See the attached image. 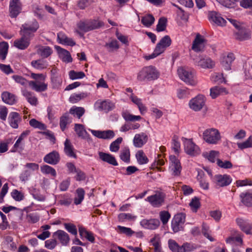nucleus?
<instances>
[{
    "mask_svg": "<svg viewBox=\"0 0 252 252\" xmlns=\"http://www.w3.org/2000/svg\"><path fill=\"white\" fill-rule=\"evenodd\" d=\"M164 200V195L162 192H157L155 194L148 196L146 200L155 207H158L162 205Z\"/></svg>",
    "mask_w": 252,
    "mask_h": 252,
    "instance_id": "obj_13",
    "label": "nucleus"
},
{
    "mask_svg": "<svg viewBox=\"0 0 252 252\" xmlns=\"http://www.w3.org/2000/svg\"><path fill=\"white\" fill-rule=\"evenodd\" d=\"M90 131L93 135L100 139H110L115 136L114 132L112 130L101 131L90 129Z\"/></svg>",
    "mask_w": 252,
    "mask_h": 252,
    "instance_id": "obj_17",
    "label": "nucleus"
},
{
    "mask_svg": "<svg viewBox=\"0 0 252 252\" xmlns=\"http://www.w3.org/2000/svg\"><path fill=\"white\" fill-rule=\"evenodd\" d=\"M185 221V214L180 213L175 215L171 222V228L174 232L176 233L183 230Z\"/></svg>",
    "mask_w": 252,
    "mask_h": 252,
    "instance_id": "obj_7",
    "label": "nucleus"
},
{
    "mask_svg": "<svg viewBox=\"0 0 252 252\" xmlns=\"http://www.w3.org/2000/svg\"><path fill=\"white\" fill-rule=\"evenodd\" d=\"M74 130L78 137L83 139L87 138L88 136V134L85 130L84 126L81 124H76L74 126Z\"/></svg>",
    "mask_w": 252,
    "mask_h": 252,
    "instance_id": "obj_37",
    "label": "nucleus"
},
{
    "mask_svg": "<svg viewBox=\"0 0 252 252\" xmlns=\"http://www.w3.org/2000/svg\"><path fill=\"white\" fill-rule=\"evenodd\" d=\"M57 50L59 53L60 58L64 62L70 63L72 61L70 53L60 47L57 48Z\"/></svg>",
    "mask_w": 252,
    "mask_h": 252,
    "instance_id": "obj_30",
    "label": "nucleus"
},
{
    "mask_svg": "<svg viewBox=\"0 0 252 252\" xmlns=\"http://www.w3.org/2000/svg\"><path fill=\"white\" fill-rule=\"evenodd\" d=\"M69 78L71 80H76L83 78L85 76L83 71L76 72L74 70H71L69 72Z\"/></svg>",
    "mask_w": 252,
    "mask_h": 252,
    "instance_id": "obj_54",
    "label": "nucleus"
},
{
    "mask_svg": "<svg viewBox=\"0 0 252 252\" xmlns=\"http://www.w3.org/2000/svg\"><path fill=\"white\" fill-rule=\"evenodd\" d=\"M40 170L43 174L50 175L54 177H56L57 175L55 169L49 165H44L41 166L40 167Z\"/></svg>",
    "mask_w": 252,
    "mask_h": 252,
    "instance_id": "obj_43",
    "label": "nucleus"
},
{
    "mask_svg": "<svg viewBox=\"0 0 252 252\" xmlns=\"http://www.w3.org/2000/svg\"><path fill=\"white\" fill-rule=\"evenodd\" d=\"M202 136L203 140L210 144H217L221 139L220 132L215 128L205 130Z\"/></svg>",
    "mask_w": 252,
    "mask_h": 252,
    "instance_id": "obj_3",
    "label": "nucleus"
},
{
    "mask_svg": "<svg viewBox=\"0 0 252 252\" xmlns=\"http://www.w3.org/2000/svg\"><path fill=\"white\" fill-rule=\"evenodd\" d=\"M177 71L180 78L186 83L191 86L196 85L197 81L194 71L183 67H179Z\"/></svg>",
    "mask_w": 252,
    "mask_h": 252,
    "instance_id": "obj_2",
    "label": "nucleus"
},
{
    "mask_svg": "<svg viewBox=\"0 0 252 252\" xmlns=\"http://www.w3.org/2000/svg\"><path fill=\"white\" fill-rule=\"evenodd\" d=\"M169 169L174 176H179L182 170V166L179 159L175 156L171 155L169 157Z\"/></svg>",
    "mask_w": 252,
    "mask_h": 252,
    "instance_id": "obj_11",
    "label": "nucleus"
},
{
    "mask_svg": "<svg viewBox=\"0 0 252 252\" xmlns=\"http://www.w3.org/2000/svg\"><path fill=\"white\" fill-rule=\"evenodd\" d=\"M72 122V118L69 114L65 113L60 118V126L62 131H64L66 126Z\"/></svg>",
    "mask_w": 252,
    "mask_h": 252,
    "instance_id": "obj_39",
    "label": "nucleus"
},
{
    "mask_svg": "<svg viewBox=\"0 0 252 252\" xmlns=\"http://www.w3.org/2000/svg\"><path fill=\"white\" fill-rule=\"evenodd\" d=\"M103 26V22L99 19L80 21L78 24V28L85 32L99 28Z\"/></svg>",
    "mask_w": 252,
    "mask_h": 252,
    "instance_id": "obj_4",
    "label": "nucleus"
},
{
    "mask_svg": "<svg viewBox=\"0 0 252 252\" xmlns=\"http://www.w3.org/2000/svg\"><path fill=\"white\" fill-rule=\"evenodd\" d=\"M29 124L31 126L40 130H44L46 128V126L44 124L37 121L35 119H31L29 122Z\"/></svg>",
    "mask_w": 252,
    "mask_h": 252,
    "instance_id": "obj_56",
    "label": "nucleus"
},
{
    "mask_svg": "<svg viewBox=\"0 0 252 252\" xmlns=\"http://www.w3.org/2000/svg\"><path fill=\"white\" fill-rule=\"evenodd\" d=\"M235 57L233 53H228L226 56L223 58L221 64L225 69L229 70L231 68V64L234 60Z\"/></svg>",
    "mask_w": 252,
    "mask_h": 252,
    "instance_id": "obj_31",
    "label": "nucleus"
},
{
    "mask_svg": "<svg viewBox=\"0 0 252 252\" xmlns=\"http://www.w3.org/2000/svg\"><path fill=\"white\" fill-rule=\"evenodd\" d=\"M208 16L209 19L211 22H213L219 26H223L225 25V20L221 17L219 13L215 11L210 12Z\"/></svg>",
    "mask_w": 252,
    "mask_h": 252,
    "instance_id": "obj_25",
    "label": "nucleus"
},
{
    "mask_svg": "<svg viewBox=\"0 0 252 252\" xmlns=\"http://www.w3.org/2000/svg\"><path fill=\"white\" fill-rule=\"evenodd\" d=\"M140 224L145 228L149 229H156L160 224V222L158 219L142 220L140 222Z\"/></svg>",
    "mask_w": 252,
    "mask_h": 252,
    "instance_id": "obj_21",
    "label": "nucleus"
},
{
    "mask_svg": "<svg viewBox=\"0 0 252 252\" xmlns=\"http://www.w3.org/2000/svg\"><path fill=\"white\" fill-rule=\"evenodd\" d=\"M155 18L152 15H147L141 19L142 23L146 27H150L154 22Z\"/></svg>",
    "mask_w": 252,
    "mask_h": 252,
    "instance_id": "obj_55",
    "label": "nucleus"
},
{
    "mask_svg": "<svg viewBox=\"0 0 252 252\" xmlns=\"http://www.w3.org/2000/svg\"><path fill=\"white\" fill-rule=\"evenodd\" d=\"M227 93L224 88L215 86L210 89V96L212 98H215L220 95L225 94Z\"/></svg>",
    "mask_w": 252,
    "mask_h": 252,
    "instance_id": "obj_33",
    "label": "nucleus"
},
{
    "mask_svg": "<svg viewBox=\"0 0 252 252\" xmlns=\"http://www.w3.org/2000/svg\"><path fill=\"white\" fill-rule=\"evenodd\" d=\"M21 10L22 4L20 0H10L9 10L11 17H16L21 12Z\"/></svg>",
    "mask_w": 252,
    "mask_h": 252,
    "instance_id": "obj_14",
    "label": "nucleus"
},
{
    "mask_svg": "<svg viewBox=\"0 0 252 252\" xmlns=\"http://www.w3.org/2000/svg\"><path fill=\"white\" fill-rule=\"evenodd\" d=\"M69 113L74 117L80 119L81 117L85 114V109L82 107L73 106L69 109Z\"/></svg>",
    "mask_w": 252,
    "mask_h": 252,
    "instance_id": "obj_35",
    "label": "nucleus"
},
{
    "mask_svg": "<svg viewBox=\"0 0 252 252\" xmlns=\"http://www.w3.org/2000/svg\"><path fill=\"white\" fill-rule=\"evenodd\" d=\"M2 101L5 103L12 105L16 102L15 96L8 92H3L1 94Z\"/></svg>",
    "mask_w": 252,
    "mask_h": 252,
    "instance_id": "obj_36",
    "label": "nucleus"
},
{
    "mask_svg": "<svg viewBox=\"0 0 252 252\" xmlns=\"http://www.w3.org/2000/svg\"><path fill=\"white\" fill-rule=\"evenodd\" d=\"M197 249L196 246L194 244L186 243L180 248V252H190Z\"/></svg>",
    "mask_w": 252,
    "mask_h": 252,
    "instance_id": "obj_52",
    "label": "nucleus"
},
{
    "mask_svg": "<svg viewBox=\"0 0 252 252\" xmlns=\"http://www.w3.org/2000/svg\"><path fill=\"white\" fill-rule=\"evenodd\" d=\"M136 218V216L129 213H121L118 216L119 220L121 221L134 220Z\"/></svg>",
    "mask_w": 252,
    "mask_h": 252,
    "instance_id": "obj_50",
    "label": "nucleus"
},
{
    "mask_svg": "<svg viewBox=\"0 0 252 252\" xmlns=\"http://www.w3.org/2000/svg\"><path fill=\"white\" fill-rule=\"evenodd\" d=\"M184 145L185 151L188 155L195 156L200 153L199 148L191 139L185 138Z\"/></svg>",
    "mask_w": 252,
    "mask_h": 252,
    "instance_id": "obj_9",
    "label": "nucleus"
},
{
    "mask_svg": "<svg viewBox=\"0 0 252 252\" xmlns=\"http://www.w3.org/2000/svg\"><path fill=\"white\" fill-rule=\"evenodd\" d=\"M12 78L18 84H20L24 87L29 86L30 81L27 80L23 76L18 75H14L12 76Z\"/></svg>",
    "mask_w": 252,
    "mask_h": 252,
    "instance_id": "obj_47",
    "label": "nucleus"
},
{
    "mask_svg": "<svg viewBox=\"0 0 252 252\" xmlns=\"http://www.w3.org/2000/svg\"><path fill=\"white\" fill-rule=\"evenodd\" d=\"M21 35L22 36L20 38L14 41V45L19 49L24 50L29 47L31 38L23 34H21Z\"/></svg>",
    "mask_w": 252,
    "mask_h": 252,
    "instance_id": "obj_15",
    "label": "nucleus"
},
{
    "mask_svg": "<svg viewBox=\"0 0 252 252\" xmlns=\"http://www.w3.org/2000/svg\"><path fill=\"white\" fill-rule=\"evenodd\" d=\"M158 43L166 49L171 45V40L168 35H165L161 39Z\"/></svg>",
    "mask_w": 252,
    "mask_h": 252,
    "instance_id": "obj_64",
    "label": "nucleus"
},
{
    "mask_svg": "<svg viewBox=\"0 0 252 252\" xmlns=\"http://www.w3.org/2000/svg\"><path fill=\"white\" fill-rule=\"evenodd\" d=\"M51 82L53 88H59L62 83V78L61 76L57 74H54L52 75Z\"/></svg>",
    "mask_w": 252,
    "mask_h": 252,
    "instance_id": "obj_46",
    "label": "nucleus"
},
{
    "mask_svg": "<svg viewBox=\"0 0 252 252\" xmlns=\"http://www.w3.org/2000/svg\"><path fill=\"white\" fill-rule=\"evenodd\" d=\"M204 175L202 171H198L197 180L199 182L200 187L203 189L207 190L209 189L208 182L203 177Z\"/></svg>",
    "mask_w": 252,
    "mask_h": 252,
    "instance_id": "obj_42",
    "label": "nucleus"
},
{
    "mask_svg": "<svg viewBox=\"0 0 252 252\" xmlns=\"http://www.w3.org/2000/svg\"><path fill=\"white\" fill-rule=\"evenodd\" d=\"M32 66L38 70H42L46 68L48 65V63L43 59L33 60L31 62Z\"/></svg>",
    "mask_w": 252,
    "mask_h": 252,
    "instance_id": "obj_32",
    "label": "nucleus"
},
{
    "mask_svg": "<svg viewBox=\"0 0 252 252\" xmlns=\"http://www.w3.org/2000/svg\"><path fill=\"white\" fill-rule=\"evenodd\" d=\"M21 118L17 112H12L9 114L8 121L9 125L13 128H17L21 122Z\"/></svg>",
    "mask_w": 252,
    "mask_h": 252,
    "instance_id": "obj_20",
    "label": "nucleus"
},
{
    "mask_svg": "<svg viewBox=\"0 0 252 252\" xmlns=\"http://www.w3.org/2000/svg\"><path fill=\"white\" fill-rule=\"evenodd\" d=\"M218 165L222 168L229 169L232 167V164L228 160H222L220 159H217V162Z\"/></svg>",
    "mask_w": 252,
    "mask_h": 252,
    "instance_id": "obj_63",
    "label": "nucleus"
},
{
    "mask_svg": "<svg viewBox=\"0 0 252 252\" xmlns=\"http://www.w3.org/2000/svg\"><path fill=\"white\" fill-rule=\"evenodd\" d=\"M219 153L216 151H211L210 152H205L203 154V156L212 162H214L218 159Z\"/></svg>",
    "mask_w": 252,
    "mask_h": 252,
    "instance_id": "obj_45",
    "label": "nucleus"
},
{
    "mask_svg": "<svg viewBox=\"0 0 252 252\" xmlns=\"http://www.w3.org/2000/svg\"><path fill=\"white\" fill-rule=\"evenodd\" d=\"M242 202L246 206H252V190L242 192L240 195Z\"/></svg>",
    "mask_w": 252,
    "mask_h": 252,
    "instance_id": "obj_34",
    "label": "nucleus"
},
{
    "mask_svg": "<svg viewBox=\"0 0 252 252\" xmlns=\"http://www.w3.org/2000/svg\"><path fill=\"white\" fill-rule=\"evenodd\" d=\"M194 63L203 68H212L215 66V62L209 58L198 56L193 58Z\"/></svg>",
    "mask_w": 252,
    "mask_h": 252,
    "instance_id": "obj_12",
    "label": "nucleus"
},
{
    "mask_svg": "<svg viewBox=\"0 0 252 252\" xmlns=\"http://www.w3.org/2000/svg\"><path fill=\"white\" fill-rule=\"evenodd\" d=\"M105 47L109 52H113L115 50H117L119 48L118 42L115 39L111 40L109 43H106L105 45Z\"/></svg>",
    "mask_w": 252,
    "mask_h": 252,
    "instance_id": "obj_53",
    "label": "nucleus"
},
{
    "mask_svg": "<svg viewBox=\"0 0 252 252\" xmlns=\"http://www.w3.org/2000/svg\"><path fill=\"white\" fill-rule=\"evenodd\" d=\"M12 197L17 201H20L24 198V194L17 189H14L11 192Z\"/></svg>",
    "mask_w": 252,
    "mask_h": 252,
    "instance_id": "obj_59",
    "label": "nucleus"
},
{
    "mask_svg": "<svg viewBox=\"0 0 252 252\" xmlns=\"http://www.w3.org/2000/svg\"><path fill=\"white\" fill-rule=\"evenodd\" d=\"M123 118L126 121L135 122L140 120L142 118L140 116L133 115L127 111H123L122 113Z\"/></svg>",
    "mask_w": 252,
    "mask_h": 252,
    "instance_id": "obj_40",
    "label": "nucleus"
},
{
    "mask_svg": "<svg viewBox=\"0 0 252 252\" xmlns=\"http://www.w3.org/2000/svg\"><path fill=\"white\" fill-rule=\"evenodd\" d=\"M159 76L158 70L153 66L143 68L138 73L137 78L139 81H152L157 79Z\"/></svg>",
    "mask_w": 252,
    "mask_h": 252,
    "instance_id": "obj_1",
    "label": "nucleus"
},
{
    "mask_svg": "<svg viewBox=\"0 0 252 252\" xmlns=\"http://www.w3.org/2000/svg\"><path fill=\"white\" fill-rule=\"evenodd\" d=\"M94 107H96L99 110L108 113L115 109V104L109 99L98 100L95 102Z\"/></svg>",
    "mask_w": 252,
    "mask_h": 252,
    "instance_id": "obj_10",
    "label": "nucleus"
},
{
    "mask_svg": "<svg viewBox=\"0 0 252 252\" xmlns=\"http://www.w3.org/2000/svg\"><path fill=\"white\" fill-rule=\"evenodd\" d=\"M89 94L87 92H82L79 94H73L69 97V101L72 103H75L80 100L87 97Z\"/></svg>",
    "mask_w": 252,
    "mask_h": 252,
    "instance_id": "obj_38",
    "label": "nucleus"
},
{
    "mask_svg": "<svg viewBox=\"0 0 252 252\" xmlns=\"http://www.w3.org/2000/svg\"><path fill=\"white\" fill-rule=\"evenodd\" d=\"M205 44V40L200 34H197L193 41L192 49L196 52H201L204 50Z\"/></svg>",
    "mask_w": 252,
    "mask_h": 252,
    "instance_id": "obj_18",
    "label": "nucleus"
},
{
    "mask_svg": "<svg viewBox=\"0 0 252 252\" xmlns=\"http://www.w3.org/2000/svg\"><path fill=\"white\" fill-rule=\"evenodd\" d=\"M212 182L219 188L229 185L232 182V178L227 174H218L213 177Z\"/></svg>",
    "mask_w": 252,
    "mask_h": 252,
    "instance_id": "obj_8",
    "label": "nucleus"
},
{
    "mask_svg": "<svg viewBox=\"0 0 252 252\" xmlns=\"http://www.w3.org/2000/svg\"><path fill=\"white\" fill-rule=\"evenodd\" d=\"M21 93L28 102L31 105L36 106L38 104V99L33 93L28 91L26 88L22 89Z\"/></svg>",
    "mask_w": 252,
    "mask_h": 252,
    "instance_id": "obj_26",
    "label": "nucleus"
},
{
    "mask_svg": "<svg viewBox=\"0 0 252 252\" xmlns=\"http://www.w3.org/2000/svg\"><path fill=\"white\" fill-rule=\"evenodd\" d=\"M64 152L68 157L75 158H77L75 153V149L70 140L66 139L64 143Z\"/></svg>",
    "mask_w": 252,
    "mask_h": 252,
    "instance_id": "obj_28",
    "label": "nucleus"
},
{
    "mask_svg": "<svg viewBox=\"0 0 252 252\" xmlns=\"http://www.w3.org/2000/svg\"><path fill=\"white\" fill-rule=\"evenodd\" d=\"M85 191L82 188H78L76 190V195L74 199L75 205L81 203L84 198Z\"/></svg>",
    "mask_w": 252,
    "mask_h": 252,
    "instance_id": "obj_41",
    "label": "nucleus"
},
{
    "mask_svg": "<svg viewBox=\"0 0 252 252\" xmlns=\"http://www.w3.org/2000/svg\"><path fill=\"white\" fill-rule=\"evenodd\" d=\"M39 28L38 22L36 20L28 22L22 25L20 34H23L30 38L33 36V33L35 32Z\"/></svg>",
    "mask_w": 252,
    "mask_h": 252,
    "instance_id": "obj_6",
    "label": "nucleus"
},
{
    "mask_svg": "<svg viewBox=\"0 0 252 252\" xmlns=\"http://www.w3.org/2000/svg\"><path fill=\"white\" fill-rule=\"evenodd\" d=\"M238 147L239 149L243 150L246 148L252 147V138L249 137L248 139L242 143H237Z\"/></svg>",
    "mask_w": 252,
    "mask_h": 252,
    "instance_id": "obj_58",
    "label": "nucleus"
},
{
    "mask_svg": "<svg viewBox=\"0 0 252 252\" xmlns=\"http://www.w3.org/2000/svg\"><path fill=\"white\" fill-rule=\"evenodd\" d=\"M120 157L123 161L126 162H129L130 160V152L128 148L125 147L123 149L121 152Z\"/></svg>",
    "mask_w": 252,
    "mask_h": 252,
    "instance_id": "obj_49",
    "label": "nucleus"
},
{
    "mask_svg": "<svg viewBox=\"0 0 252 252\" xmlns=\"http://www.w3.org/2000/svg\"><path fill=\"white\" fill-rule=\"evenodd\" d=\"M148 140L147 134L144 132L136 134L133 139L134 146L136 148H141Z\"/></svg>",
    "mask_w": 252,
    "mask_h": 252,
    "instance_id": "obj_16",
    "label": "nucleus"
},
{
    "mask_svg": "<svg viewBox=\"0 0 252 252\" xmlns=\"http://www.w3.org/2000/svg\"><path fill=\"white\" fill-rule=\"evenodd\" d=\"M53 237L57 238L63 246H67L70 241L68 234L62 230H58L53 233Z\"/></svg>",
    "mask_w": 252,
    "mask_h": 252,
    "instance_id": "obj_19",
    "label": "nucleus"
},
{
    "mask_svg": "<svg viewBox=\"0 0 252 252\" xmlns=\"http://www.w3.org/2000/svg\"><path fill=\"white\" fill-rule=\"evenodd\" d=\"M8 44L6 42L0 43V59L4 60L6 58L8 52Z\"/></svg>",
    "mask_w": 252,
    "mask_h": 252,
    "instance_id": "obj_44",
    "label": "nucleus"
},
{
    "mask_svg": "<svg viewBox=\"0 0 252 252\" xmlns=\"http://www.w3.org/2000/svg\"><path fill=\"white\" fill-rule=\"evenodd\" d=\"M206 97L199 94L190 99L189 103V108L194 111H200L205 106Z\"/></svg>",
    "mask_w": 252,
    "mask_h": 252,
    "instance_id": "obj_5",
    "label": "nucleus"
},
{
    "mask_svg": "<svg viewBox=\"0 0 252 252\" xmlns=\"http://www.w3.org/2000/svg\"><path fill=\"white\" fill-rule=\"evenodd\" d=\"M167 19L164 17L160 18L157 26L156 30L158 32L164 31L166 29Z\"/></svg>",
    "mask_w": 252,
    "mask_h": 252,
    "instance_id": "obj_57",
    "label": "nucleus"
},
{
    "mask_svg": "<svg viewBox=\"0 0 252 252\" xmlns=\"http://www.w3.org/2000/svg\"><path fill=\"white\" fill-rule=\"evenodd\" d=\"M123 141L122 137H119L113 141L110 145V150L113 152H117L120 148V145Z\"/></svg>",
    "mask_w": 252,
    "mask_h": 252,
    "instance_id": "obj_51",
    "label": "nucleus"
},
{
    "mask_svg": "<svg viewBox=\"0 0 252 252\" xmlns=\"http://www.w3.org/2000/svg\"><path fill=\"white\" fill-rule=\"evenodd\" d=\"M170 217V214L167 211H161L159 213L160 220L164 225L168 222Z\"/></svg>",
    "mask_w": 252,
    "mask_h": 252,
    "instance_id": "obj_61",
    "label": "nucleus"
},
{
    "mask_svg": "<svg viewBox=\"0 0 252 252\" xmlns=\"http://www.w3.org/2000/svg\"><path fill=\"white\" fill-rule=\"evenodd\" d=\"M251 37V31L245 28H241L235 32V38L240 41L246 40Z\"/></svg>",
    "mask_w": 252,
    "mask_h": 252,
    "instance_id": "obj_24",
    "label": "nucleus"
},
{
    "mask_svg": "<svg viewBox=\"0 0 252 252\" xmlns=\"http://www.w3.org/2000/svg\"><path fill=\"white\" fill-rule=\"evenodd\" d=\"M98 155L100 159L102 161L114 166L118 165V163L115 157L112 155L102 152H99L98 153Z\"/></svg>",
    "mask_w": 252,
    "mask_h": 252,
    "instance_id": "obj_29",
    "label": "nucleus"
},
{
    "mask_svg": "<svg viewBox=\"0 0 252 252\" xmlns=\"http://www.w3.org/2000/svg\"><path fill=\"white\" fill-rule=\"evenodd\" d=\"M168 246L169 249L173 252H180L181 247L172 239H169L168 240Z\"/></svg>",
    "mask_w": 252,
    "mask_h": 252,
    "instance_id": "obj_60",
    "label": "nucleus"
},
{
    "mask_svg": "<svg viewBox=\"0 0 252 252\" xmlns=\"http://www.w3.org/2000/svg\"><path fill=\"white\" fill-rule=\"evenodd\" d=\"M211 80L213 82L221 83L224 81V78L221 73H214L211 75Z\"/></svg>",
    "mask_w": 252,
    "mask_h": 252,
    "instance_id": "obj_62",
    "label": "nucleus"
},
{
    "mask_svg": "<svg viewBox=\"0 0 252 252\" xmlns=\"http://www.w3.org/2000/svg\"><path fill=\"white\" fill-rule=\"evenodd\" d=\"M60 159L59 154L58 152L54 151L46 155L44 158V161L50 164L55 165Z\"/></svg>",
    "mask_w": 252,
    "mask_h": 252,
    "instance_id": "obj_22",
    "label": "nucleus"
},
{
    "mask_svg": "<svg viewBox=\"0 0 252 252\" xmlns=\"http://www.w3.org/2000/svg\"><path fill=\"white\" fill-rule=\"evenodd\" d=\"M137 160L140 164H146L148 162V159L143 151H138L136 154Z\"/></svg>",
    "mask_w": 252,
    "mask_h": 252,
    "instance_id": "obj_48",
    "label": "nucleus"
},
{
    "mask_svg": "<svg viewBox=\"0 0 252 252\" xmlns=\"http://www.w3.org/2000/svg\"><path fill=\"white\" fill-rule=\"evenodd\" d=\"M29 87L37 92H41L47 90L48 85L44 82L30 81Z\"/></svg>",
    "mask_w": 252,
    "mask_h": 252,
    "instance_id": "obj_23",
    "label": "nucleus"
},
{
    "mask_svg": "<svg viewBox=\"0 0 252 252\" xmlns=\"http://www.w3.org/2000/svg\"><path fill=\"white\" fill-rule=\"evenodd\" d=\"M36 53L42 58H47L53 53L51 47L48 46L39 45L36 46Z\"/></svg>",
    "mask_w": 252,
    "mask_h": 252,
    "instance_id": "obj_27",
    "label": "nucleus"
}]
</instances>
